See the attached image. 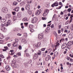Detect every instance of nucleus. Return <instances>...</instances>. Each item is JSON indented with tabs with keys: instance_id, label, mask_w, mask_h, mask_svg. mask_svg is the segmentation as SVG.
Wrapping results in <instances>:
<instances>
[{
	"instance_id": "obj_17",
	"label": "nucleus",
	"mask_w": 73,
	"mask_h": 73,
	"mask_svg": "<svg viewBox=\"0 0 73 73\" xmlns=\"http://www.w3.org/2000/svg\"><path fill=\"white\" fill-rule=\"evenodd\" d=\"M66 59L68 61H71V62L73 61V59L68 57H67L66 58Z\"/></svg>"
},
{
	"instance_id": "obj_35",
	"label": "nucleus",
	"mask_w": 73,
	"mask_h": 73,
	"mask_svg": "<svg viewBox=\"0 0 73 73\" xmlns=\"http://www.w3.org/2000/svg\"><path fill=\"white\" fill-rule=\"evenodd\" d=\"M22 41L25 44V43L27 42V40H26L24 39H23Z\"/></svg>"
},
{
	"instance_id": "obj_40",
	"label": "nucleus",
	"mask_w": 73,
	"mask_h": 73,
	"mask_svg": "<svg viewBox=\"0 0 73 73\" xmlns=\"http://www.w3.org/2000/svg\"><path fill=\"white\" fill-rule=\"evenodd\" d=\"M66 48L68 49H70V47L71 46H69V45H68L67 44V45H66Z\"/></svg>"
},
{
	"instance_id": "obj_46",
	"label": "nucleus",
	"mask_w": 73,
	"mask_h": 73,
	"mask_svg": "<svg viewBox=\"0 0 73 73\" xmlns=\"http://www.w3.org/2000/svg\"><path fill=\"white\" fill-rule=\"evenodd\" d=\"M45 50V48H42L41 49V51H44Z\"/></svg>"
},
{
	"instance_id": "obj_13",
	"label": "nucleus",
	"mask_w": 73,
	"mask_h": 73,
	"mask_svg": "<svg viewBox=\"0 0 73 73\" xmlns=\"http://www.w3.org/2000/svg\"><path fill=\"white\" fill-rule=\"evenodd\" d=\"M73 42H71L70 41H69L68 43H67V45H69V46H72V45H73Z\"/></svg>"
},
{
	"instance_id": "obj_63",
	"label": "nucleus",
	"mask_w": 73,
	"mask_h": 73,
	"mask_svg": "<svg viewBox=\"0 0 73 73\" xmlns=\"http://www.w3.org/2000/svg\"><path fill=\"white\" fill-rule=\"evenodd\" d=\"M24 24L25 25H26V26H27V25L28 24V23H24Z\"/></svg>"
},
{
	"instance_id": "obj_30",
	"label": "nucleus",
	"mask_w": 73,
	"mask_h": 73,
	"mask_svg": "<svg viewBox=\"0 0 73 73\" xmlns=\"http://www.w3.org/2000/svg\"><path fill=\"white\" fill-rule=\"evenodd\" d=\"M32 0H27V1L28 3H31Z\"/></svg>"
},
{
	"instance_id": "obj_36",
	"label": "nucleus",
	"mask_w": 73,
	"mask_h": 73,
	"mask_svg": "<svg viewBox=\"0 0 73 73\" xmlns=\"http://www.w3.org/2000/svg\"><path fill=\"white\" fill-rule=\"evenodd\" d=\"M12 64H16V61L15 60H13L12 61Z\"/></svg>"
},
{
	"instance_id": "obj_12",
	"label": "nucleus",
	"mask_w": 73,
	"mask_h": 73,
	"mask_svg": "<svg viewBox=\"0 0 73 73\" xmlns=\"http://www.w3.org/2000/svg\"><path fill=\"white\" fill-rule=\"evenodd\" d=\"M50 56L48 55H47V57L45 58V60L46 61H49L50 59Z\"/></svg>"
},
{
	"instance_id": "obj_56",
	"label": "nucleus",
	"mask_w": 73,
	"mask_h": 73,
	"mask_svg": "<svg viewBox=\"0 0 73 73\" xmlns=\"http://www.w3.org/2000/svg\"><path fill=\"white\" fill-rule=\"evenodd\" d=\"M54 54L55 55H57L58 54V52H55L54 53Z\"/></svg>"
},
{
	"instance_id": "obj_43",
	"label": "nucleus",
	"mask_w": 73,
	"mask_h": 73,
	"mask_svg": "<svg viewBox=\"0 0 73 73\" xmlns=\"http://www.w3.org/2000/svg\"><path fill=\"white\" fill-rule=\"evenodd\" d=\"M55 16H56V15H54L52 17V20H54V19H55V18L56 17Z\"/></svg>"
},
{
	"instance_id": "obj_16",
	"label": "nucleus",
	"mask_w": 73,
	"mask_h": 73,
	"mask_svg": "<svg viewBox=\"0 0 73 73\" xmlns=\"http://www.w3.org/2000/svg\"><path fill=\"white\" fill-rule=\"evenodd\" d=\"M19 9H20V7H16L14 9V11H16L17 12H18L19 11Z\"/></svg>"
},
{
	"instance_id": "obj_6",
	"label": "nucleus",
	"mask_w": 73,
	"mask_h": 73,
	"mask_svg": "<svg viewBox=\"0 0 73 73\" xmlns=\"http://www.w3.org/2000/svg\"><path fill=\"white\" fill-rule=\"evenodd\" d=\"M38 38L40 40L42 39L43 38V34L42 33H41L38 35Z\"/></svg>"
},
{
	"instance_id": "obj_7",
	"label": "nucleus",
	"mask_w": 73,
	"mask_h": 73,
	"mask_svg": "<svg viewBox=\"0 0 73 73\" xmlns=\"http://www.w3.org/2000/svg\"><path fill=\"white\" fill-rule=\"evenodd\" d=\"M38 57V54H37L35 53L34 54V55H33V59L34 60H35V59H37Z\"/></svg>"
},
{
	"instance_id": "obj_24",
	"label": "nucleus",
	"mask_w": 73,
	"mask_h": 73,
	"mask_svg": "<svg viewBox=\"0 0 73 73\" xmlns=\"http://www.w3.org/2000/svg\"><path fill=\"white\" fill-rule=\"evenodd\" d=\"M59 46V43H58L55 46V49H54V51H55V50H56V48H57V46Z\"/></svg>"
},
{
	"instance_id": "obj_14",
	"label": "nucleus",
	"mask_w": 73,
	"mask_h": 73,
	"mask_svg": "<svg viewBox=\"0 0 73 73\" xmlns=\"http://www.w3.org/2000/svg\"><path fill=\"white\" fill-rule=\"evenodd\" d=\"M14 50H11L9 52V54L11 55H13L15 53H13V51Z\"/></svg>"
},
{
	"instance_id": "obj_27",
	"label": "nucleus",
	"mask_w": 73,
	"mask_h": 73,
	"mask_svg": "<svg viewBox=\"0 0 73 73\" xmlns=\"http://www.w3.org/2000/svg\"><path fill=\"white\" fill-rule=\"evenodd\" d=\"M42 56H43V57H45V56H46V54L45 53V52H42Z\"/></svg>"
},
{
	"instance_id": "obj_59",
	"label": "nucleus",
	"mask_w": 73,
	"mask_h": 73,
	"mask_svg": "<svg viewBox=\"0 0 73 73\" xmlns=\"http://www.w3.org/2000/svg\"><path fill=\"white\" fill-rule=\"evenodd\" d=\"M70 28V25H68L67 26V29H69Z\"/></svg>"
},
{
	"instance_id": "obj_21",
	"label": "nucleus",
	"mask_w": 73,
	"mask_h": 73,
	"mask_svg": "<svg viewBox=\"0 0 73 73\" xmlns=\"http://www.w3.org/2000/svg\"><path fill=\"white\" fill-rule=\"evenodd\" d=\"M17 20V18H16V17L15 16L13 17V21H15V20Z\"/></svg>"
},
{
	"instance_id": "obj_4",
	"label": "nucleus",
	"mask_w": 73,
	"mask_h": 73,
	"mask_svg": "<svg viewBox=\"0 0 73 73\" xmlns=\"http://www.w3.org/2000/svg\"><path fill=\"white\" fill-rule=\"evenodd\" d=\"M58 5V3L57 2H55L54 4L51 5L52 7H57Z\"/></svg>"
},
{
	"instance_id": "obj_54",
	"label": "nucleus",
	"mask_w": 73,
	"mask_h": 73,
	"mask_svg": "<svg viewBox=\"0 0 73 73\" xmlns=\"http://www.w3.org/2000/svg\"><path fill=\"white\" fill-rule=\"evenodd\" d=\"M46 17H42V20H46Z\"/></svg>"
},
{
	"instance_id": "obj_31",
	"label": "nucleus",
	"mask_w": 73,
	"mask_h": 73,
	"mask_svg": "<svg viewBox=\"0 0 73 73\" xmlns=\"http://www.w3.org/2000/svg\"><path fill=\"white\" fill-rule=\"evenodd\" d=\"M41 52L40 51H38V52L37 53V54L39 56H41Z\"/></svg>"
},
{
	"instance_id": "obj_51",
	"label": "nucleus",
	"mask_w": 73,
	"mask_h": 73,
	"mask_svg": "<svg viewBox=\"0 0 73 73\" xmlns=\"http://www.w3.org/2000/svg\"><path fill=\"white\" fill-rule=\"evenodd\" d=\"M26 55L27 56V57H29V54L28 53H26Z\"/></svg>"
},
{
	"instance_id": "obj_57",
	"label": "nucleus",
	"mask_w": 73,
	"mask_h": 73,
	"mask_svg": "<svg viewBox=\"0 0 73 73\" xmlns=\"http://www.w3.org/2000/svg\"><path fill=\"white\" fill-rule=\"evenodd\" d=\"M51 27L52 28H54V25L53 24H52L51 26Z\"/></svg>"
},
{
	"instance_id": "obj_18",
	"label": "nucleus",
	"mask_w": 73,
	"mask_h": 73,
	"mask_svg": "<svg viewBox=\"0 0 73 73\" xmlns=\"http://www.w3.org/2000/svg\"><path fill=\"white\" fill-rule=\"evenodd\" d=\"M13 46H16L17 45V43L15 42H14L13 44Z\"/></svg>"
},
{
	"instance_id": "obj_62",
	"label": "nucleus",
	"mask_w": 73,
	"mask_h": 73,
	"mask_svg": "<svg viewBox=\"0 0 73 73\" xmlns=\"http://www.w3.org/2000/svg\"><path fill=\"white\" fill-rule=\"evenodd\" d=\"M18 55L19 56H21V53L20 52H19L18 53Z\"/></svg>"
},
{
	"instance_id": "obj_1",
	"label": "nucleus",
	"mask_w": 73,
	"mask_h": 73,
	"mask_svg": "<svg viewBox=\"0 0 73 73\" xmlns=\"http://www.w3.org/2000/svg\"><path fill=\"white\" fill-rule=\"evenodd\" d=\"M11 20H9L7 23H5V25L3 24H2V27H4L5 26L8 27V25H9L11 24Z\"/></svg>"
},
{
	"instance_id": "obj_25",
	"label": "nucleus",
	"mask_w": 73,
	"mask_h": 73,
	"mask_svg": "<svg viewBox=\"0 0 73 73\" xmlns=\"http://www.w3.org/2000/svg\"><path fill=\"white\" fill-rule=\"evenodd\" d=\"M4 38V36H3V35L0 34V38L2 39L3 38Z\"/></svg>"
},
{
	"instance_id": "obj_8",
	"label": "nucleus",
	"mask_w": 73,
	"mask_h": 73,
	"mask_svg": "<svg viewBox=\"0 0 73 73\" xmlns=\"http://www.w3.org/2000/svg\"><path fill=\"white\" fill-rule=\"evenodd\" d=\"M29 4H27L25 6V8L27 10V11H29L30 9V8H29Z\"/></svg>"
},
{
	"instance_id": "obj_44",
	"label": "nucleus",
	"mask_w": 73,
	"mask_h": 73,
	"mask_svg": "<svg viewBox=\"0 0 73 73\" xmlns=\"http://www.w3.org/2000/svg\"><path fill=\"white\" fill-rule=\"evenodd\" d=\"M0 57H1V58H4V56L3 55L0 54Z\"/></svg>"
},
{
	"instance_id": "obj_32",
	"label": "nucleus",
	"mask_w": 73,
	"mask_h": 73,
	"mask_svg": "<svg viewBox=\"0 0 73 73\" xmlns=\"http://www.w3.org/2000/svg\"><path fill=\"white\" fill-rule=\"evenodd\" d=\"M68 31L67 30H65V31H64V32L65 33L66 32V33H70V31H69L68 32Z\"/></svg>"
},
{
	"instance_id": "obj_37",
	"label": "nucleus",
	"mask_w": 73,
	"mask_h": 73,
	"mask_svg": "<svg viewBox=\"0 0 73 73\" xmlns=\"http://www.w3.org/2000/svg\"><path fill=\"white\" fill-rule=\"evenodd\" d=\"M72 9L71 8H69L67 10V11L68 12H70L71 11Z\"/></svg>"
},
{
	"instance_id": "obj_39",
	"label": "nucleus",
	"mask_w": 73,
	"mask_h": 73,
	"mask_svg": "<svg viewBox=\"0 0 73 73\" xmlns=\"http://www.w3.org/2000/svg\"><path fill=\"white\" fill-rule=\"evenodd\" d=\"M65 41V39L64 38H62L60 40V42L61 41H62V42H64Z\"/></svg>"
},
{
	"instance_id": "obj_49",
	"label": "nucleus",
	"mask_w": 73,
	"mask_h": 73,
	"mask_svg": "<svg viewBox=\"0 0 73 73\" xmlns=\"http://www.w3.org/2000/svg\"><path fill=\"white\" fill-rule=\"evenodd\" d=\"M59 5H61V6H63V5H62V3L61 2H60L59 3Z\"/></svg>"
},
{
	"instance_id": "obj_55",
	"label": "nucleus",
	"mask_w": 73,
	"mask_h": 73,
	"mask_svg": "<svg viewBox=\"0 0 73 73\" xmlns=\"http://www.w3.org/2000/svg\"><path fill=\"white\" fill-rule=\"evenodd\" d=\"M11 45V43H9L8 44H7V46L8 47H10V46Z\"/></svg>"
},
{
	"instance_id": "obj_22",
	"label": "nucleus",
	"mask_w": 73,
	"mask_h": 73,
	"mask_svg": "<svg viewBox=\"0 0 73 73\" xmlns=\"http://www.w3.org/2000/svg\"><path fill=\"white\" fill-rule=\"evenodd\" d=\"M17 4H18V3L15 1L13 3V5H17Z\"/></svg>"
},
{
	"instance_id": "obj_5",
	"label": "nucleus",
	"mask_w": 73,
	"mask_h": 73,
	"mask_svg": "<svg viewBox=\"0 0 73 73\" xmlns=\"http://www.w3.org/2000/svg\"><path fill=\"white\" fill-rule=\"evenodd\" d=\"M37 21V18L36 17H34L32 20V22L33 23H36Z\"/></svg>"
},
{
	"instance_id": "obj_41",
	"label": "nucleus",
	"mask_w": 73,
	"mask_h": 73,
	"mask_svg": "<svg viewBox=\"0 0 73 73\" xmlns=\"http://www.w3.org/2000/svg\"><path fill=\"white\" fill-rule=\"evenodd\" d=\"M4 42L3 40H0V44H3Z\"/></svg>"
},
{
	"instance_id": "obj_50",
	"label": "nucleus",
	"mask_w": 73,
	"mask_h": 73,
	"mask_svg": "<svg viewBox=\"0 0 73 73\" xmlns=\"http://www.w3.org/2000/svg\"><path fill=\"white\" fill-rule=\"evenodd\" d=\"M15 42L17 43V42L19 41V40L18 39H15Z\"/></svg>"
},
{
	"instance_id": "obj_9",
	"label": "nucleus",
	"mask_w": 73,
	"mask_h": 73,
	"mask_svg": "<svg viewBox=\"0 0 73 73\" xmlns=\"http://www.w3.org/2000/svg\"><path fill=\"white\" fill-rule=\"evenodd\" d=\"M1 30L3 32H5L7 31V29L6 28H5V27H1Z\"/></svg>"
},
{
	"instance_id": "obj_61",
	"label": "nucleus",
	"mask_w": 73,
	"mask_h": 73,
	"mask_svg": "<svg viewBox=\"0 0 73 73\" xmlns=\"http://www.w3.org/2000/svg\"><path fill=\"white\" fill-rule=\"evenodd\" d=\"M58 33H59V34H60L61 33V31H60V30H58Z\"/></svg>"
},
{
	"instance_id": "obj_48",
	"label": "nucleus",
	"mask_w": 73,
	"mask_h": 73,
	"mask_svg": "<svg viewBox=\"0 0 73 73\" xmlns=\"http://www.w3.org/2000/svg\"><path fill=\"white\" fill-rule=\"evenodd\" d=\"M71 31H73V25H72L70 27Z\"/></svg>"
},
{
	"instance_id": "obj_60",
	"label": "nucleus",
	"mask_w": 73,
	"mask_h": 73,
	"mask_svg": "<svg viewBox=\"0 0 73 73\" xmlns=\"http://www.w3.org/2000/svg\"><path fill=\"white\" fill-rule=\"evenodd\" d=\"M60 14L61 15H64V13L62 11H61L60 13Z\"/></svg>"
},
{
	"instance_id": "obj_52",
	"label": "nucleus",
	"mask_w": 73,
	"mask_h": 73,
	"mask_svg": "<svg viewBox=\"0 0 73 73\" xmlns=\"http://www.w3.org/2000/svg\"><path fill=\"white\" fill-rule=\"evenodd\" d=\"M17 35L19 36H21V34L20 33H18Z\"/></svg>"
},
{
	"instance_id": "obj_58",
	"label": "nucleus",
	"mask_w": 73,
	"mask_h": 73,
	"mask_svg": "<svg viewBox=\"0 0 73 73\" xmlns=\"http://www.w3.org/2000/svg\"><path fill=\"white\" fill-rule=\"evenodd\" d=\"M30 31L31 32H33V31H34V30H33V29H32Z\"/></svg>"
},
{
	"instance_id": "obj_29",
	"label": "nucleus",
	"mask_w": 73,
	"mask_h": 73,
	"mask_svg": "<svg viewBox=\"0 0 73 73\" xmlns=\"http://www.w3.org/2000/svg\"><path fill=\"white\" fill-rule=\"evenodd\" d=\"M17 16H18V17L20 18L21 17V15L20 13H18L17 15Z\"/></svg>"
},
{
	"instance_id": "obj_23",
	"label": "nucleus",
	"mask_w": 73,
	"mask_h": 73,
	"mask_svg": "<svg viewBox=\"0 0 73 73\" xmlns=\"http://www.w3.org/2000/svg\"><path fill=\"white\" fill-rule=\"evenodd\" d=\"M49 11L48 9H46L44 11V13H46L47 14H48V13H49Z\"/></svg>"
},
{
	"instance_id": "obj_20",
	"label": "nucleus",
	"mask_w": 73,
	"mask_h": 73,
	"mask_svg": "<svg viewBox=\"0 0 73 73\" xmlns=\"http://www.w3.org/2000/svg\"><path fill=\"white\" fill-rule=\"evenodd\" d=\"M11 66L12 67H13V68H15H15H16L17 67V65L15 64H11Z\"/></svg>"
},
{
	"instance_id": "obj_34",
	"label": "nucleus",
	"mask_w": 73,
	"mask_h": 73,
	"mask_svg": "<svg viewBox=\"0 0 73 73\" xmlns=\"http://www.w3.org/2000/svg\"><path fill=\"white\" fill-rule=\"evenodd\" d=\"M25 4V2H21L20 3V5H21V6H23V5H24V4Z\"/></svg>"
},
{
	"instance_id": "obj_15",
	"label": "nucleus",
	"mask_w": 73,
	"mask_h": 73,
	"mask_svg": "<svg viewBox=\"0 0 73 73\" xmlns=\"http://www.w3.org/2000/svg\"><path fill=\"white\" fill-rule=\"evenodd\" d=\"M5 69L7 71H9L11 70V67L9 66H7L5 67Z\"/></svg>"
},
{
	"instance_id": "obj_38",
	"label": "nucleus",
	"mask_w": 73,
	"mask_h": 73,
	"mask_svg": "<svg viewBox=\"0 0 73 73\" xmlns=\"http://www.w3.org/2000/svg\"><path fill=\"white\" fill-rule=\"evenodd\" d=\"M18 48L19 49V50H21V49H22V47H21V45H20L19 46Z\"/></svg>"
},
{
	"instance_id": "obj_45",
	"label": "nucleus",
	"mask_w": 73,
	"mask_h": 73,
	"mask_svg": "<svg viewBox=\"0 0 73 73\" xmlns=\"http://www.w3.org/2000/svg\"><path fill=\"white\" fill-rule=\"evenodd\" d=\"M24 36L25 37H27L28 36V35H27V33H24Z\"/></svg>"
},
{
	"instance_id": "obj_47",
	"label": "nucleus",
	"mask_w": 73,
	"mask_h": 73,
	"mask_svg": "<svg viewBox=\"0 0 73 73\" xmlns=\"http://www.w3.org/2000/svg\"><path fill=\"white\" fill-rule=\"evenodd\" d=\"M4 48L6 50H8V47L7 46L4 47Z\"/></svg>"
},
{
	"instance_id": "obj_64",
	"label": "nucleus",
	"mask_w": 73,
	"mask_h": 73,
	"mask_svg": "<svg viewBox=\"0 0 73 73\" xmlns=\"http://www.w3.org/2000/svg\"><path fill=\"white\" fill-rule=\"evenodd\" d=\"M21 11H24V8L23 7L22 8Z\"/></svg>"
},
{
	"instance_id": "obj_2",
	"label": "nucleus",
	"mask_w": 73,
	"mask_h": 73,
	"mask_svg": "<svg viewBox=\"0 0 73 73\" xmlns=\"http://www.w3.org/2000/svg\"><path fill=\"white\" fill-rule=\"evenodd\" d=\"M42 11L41 9H39L36 11L35 12V14L36 15H39L41 13Z\"/></svg>"
},
{
	"instance_id": "obj_26",
	"label": "nucleus",
	"mask_w": 73,
	"mask_h": 73,
	"mask_svg": "<svg viewBox=\"0 0 73 73\" xmlns=\"http://www.w3.org/2000/svg\"><path fill=\"white\" fill-rule=\"evenodd\" d=\"M1 21L2 23H4V22H5V21H6V19H2L1 20Z\"/></svg>"
},
{
	"instance_id": "obj_28",
	"label": "nucleus",
	"mask_w": 73,
	"mask_h": 73,
	"mask_svg": "<svg viewBox=\"0 0 73 73\" xmlns=\"http://www.w3.org/2000/svg\"><path fill=\"white\" fill-rule=\"evenodd\" d=\"M29 27L30 29H32L33 28V26L32 25H29Z\"/></svg>"
},
{
	"instance_id": "obj_53",
	"label": "nucleus",
	"mask_w": 73,
	"mask_h": 73,
	"mask_svg": "<svg viewBox=\"0 0 73 73\" xmlns=\"http://www.w3.org/2000/svg\"><path fill=\"white\" fill-rule=\"evenodd\" d=\"M69 56L70 57H72V58H73V54L72 55V54H70Z\"/></svg>"
},
{
	"instance_id": "obj_11",
	"label": "nucleus",
	"mask_w": 73,
	"mask_h": 73,
	"mask_svg": "<svg viewBox=\"0 0 73 73\" xmlns=\"http://www.w3.org/2000/svg\"><path fill=\"white\" fill-rule=\"evenodd\" d=\"M5 17L6 19H10L11 17V15L10 14H7L5 15Z\"/></svg>"
},
{
	"instance_id": "obj_33",
	"label": "nucleus",
	"mask_w": 73,
	"mask_h": 73,
	"mask_svg": "<svg viewBox=\"0 0 73 73\" xmlns=\"http://www.w3.org/2000/svg\"><path fill=\"white\" fill-rule=\"evenodd\" d=\"M47 14L46 13H44L43 14V16H44V17H45L46 16Z\"/></svg>"
},
{
	"instance_id": "obj_10",
	"label": "nucleus",
	"mask_w": 73,
	"mask_h": 73,
	"mask_svg": "<svg viewBox=\"0 0 73 73\" xmlns=\"http://www.w3.org/2000/svg\"><path fill=\"white\" fill-rule=\"evenodd\" d=\"M66 45H67V44L66 43H64L62 44V49H65V47H66Z\"/></svg>"
},
{
	"instance_id": "obj_42",
	"label": "nucleus",
	"mask_w": 73,
	"mask_h": 73,
	"mask_svg": "<svg viewBox=\"0 0 73 73\" xmlns=\"http://www.w3.org/2000/svg\"><path fill=\"white\" fill-rule=\"evenodd\" d=\"M12 13L13 15H15L16 13V12L15 11H13L12 12Z\"/></svg>"
},
{
	"instance_id": "obj_19",
	"label": "nucleus",
	"mask_w": 73,
	"mask_h": 73,
	"mask_svg": "<svg viewBox=\"0 0 73 73\" xmlns=\"http://www.w3.org/2000/svg\"><path fill=\"white\" fill-rule=\"evenodd\" d=\"M22 21L23 22H27L28 20H27V18L26 17H25L23 19Z\"/></svg>"
},
{
	"instance_id": "obj_3",
	"label": "nucleus",
	"mask_w": 73,
	"mask_h": 73,
	"mask_svg": "<svg viewBox=\"0 0 73 73\" xmlns=\"http://www.w3.org/2000/svg\"><path fill=\"white\" fill-rule=\"evenodd\" d=\"M2 11L3 13H7L8 12V9L5 7L2 9Z\"/></svg>"
}]
</instances>
